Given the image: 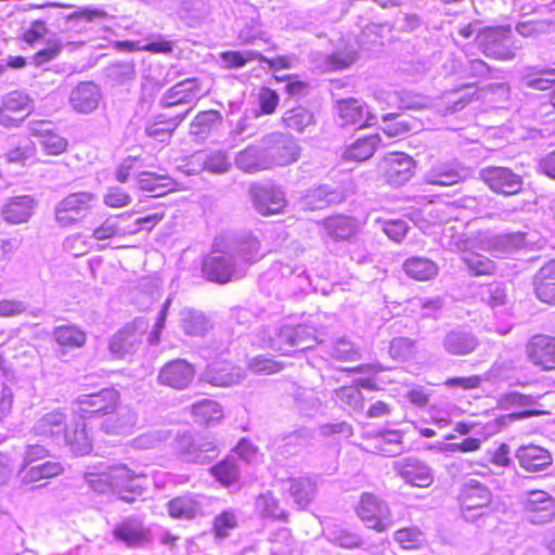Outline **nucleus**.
<instances>
[{
  "mask_svg": "<svg viewBox=\"0 0 555 555\" xmlns=\"http://www.w3.org/2000/svg\"><path fill=\"white\" fill-rule=\"evenodd\" d=\"M319 343L317 330L309 324L283 325L270 337L268 346L284 354L304 351Z\"/></svg>",
  "mask_w": 555,
  "mask_h": 555,
  "instance_id": "f257e3e1",
  "label": "nucleus"
},
{
  "mask_svg": "<svg viewBox=\"0 0 555 555\" xmlns=\"http://www.w3.org/2000/svg\"><path fill=\"white\" fill-rule=\"evenodd\" d=\"M119 399L116 389L103 388L99 392L78 396L73 402V412L83 421L103 417L116 411Z\"/></svg>",
  "mask_w": 555,
  "mask_h": 555,
  "instance_id": "f03ea898",
  "label": "nucleus"
},
{
  "mask_svg": "<svg viewBox=\"0 0 555 555\" xmlns=\"http://www.w3.org/2000/svg\"><path fill=\"white\" fill-rule=\"evenodd\" d=\"M145 476L131 472L125 465L113 466L107 472L98 475L89 474L87 480L90 487L100 493L127 489L132 492H140V480Z\"/></svg>",
  "mask_w": 555,
  "mask_h": 555,
  "instance_id": "7ed1b4c3",
  "label": "nucleus"
},
{
  "mask_svg": "<svg viewBox=\"0 0 555 555\" xmlns=\"http://www.w3.org/2000/svg\"><path fill=\"white\" fill-rule=\"evenodd\" d=\"M476 40L486 56L500 61L513 60L516 51L521 48L509 28L486 29L478 34Z\"/></svg>",
  "mask_w": 555,
  "mask_h": 555,
  "instance_id": "20e7f679",
  "label": "nucleus"
},
{
  "mask_svg": "<svg viewBox=\"0 0 555 555\" xmlns=\"http://www.w3.org/2000/svg\"><path fill=\"white\" fill-rule=\"evenodd\" d=\"M479 179L490 191L503 197L516 196L524 191V177L509 167L486 166L480 169Z\"/></svg>",
  "mask_w": 555,
  "mask_h": 555,
  "instance_id": "39448f33",
  "label": "nucleus"
},
{
  "mask_svg": "<svg viewBox=\"0 0 555 555\" xmlns=\"http://www.w3.org/2000/svg\"><path fill=\"white\" fill-rule=\"evenodd\" d=\"M177 452L186 463L207 464L215 460L219 453V444L209 437L183 434L177 438Z\"/></svg>",
  "mask_w": 555,
  "mask_h": 555,
  "instance_id": "423d86ee",
  "label": "nucleus"
},
{
  "mask_svg": "<svg viewBox=\"0 0 555 555\" xmlns=\"http://www.w3.org/2000/svg\"><path fill=\"white\" fill-rule=\"evenodd\" d=\"M269 169L274 166H287L299 157L300 147L289 133L273 132L261 140Z\"/></svg>",
  "mask_w": 555,
  "mask_h": 555,
  "instance_id": "0eeeda50",
  "label": "nucleus"
},
{
  "mask_svg": "<svg viewBox=\"0 0 555 555\" xmlns=\"http://www.w3.org/2000/svg\"><path fill=\"white\" fill-rule=\"evenodd\" d=\"M98 202L96 194L76 192L64 197L55 207V220L61 227H70L82 220Z\"/></svg>",
  "mask_w": 555,
  "mask_h": 555,
  "instance_id": "6e6552de",
  "label": "nucleus"
},
{
  "mask_svg": "<svg viewBox=\"0 0 555 555\" xmlns=\"http://www.w3.org/2000/svg\"><path fill=\"white\" fill-rule=\"evenodd\" d=\"M222 242L214 244L215 250L219 254L207 256L202 264L204 276L215 283L225 284L232 279L242 276V272L237 267V261L227 255L225 249L221 246Z\"/></svg>",
  "mask_w": 555,
  "mask_h": 555,
  "instance_id": "1a4fd4ad",
  "label": "nucleus"
},
{
  "mask_svg": "<svg viewBox=\"0 0 555 555\" xmlns=\"http://www.w3.org/2000/svg\"><path fill=\"white\" fill-rule=\"evenodd\" d=\"M34 109L33 99L24 91L7 93L0 107V125L7 128L18 127Z\"/></svg>",
  "mask_w": 555,
  "mask_h": 555,
  "instance_id": "9d476101",
  "label": "nucleus"
},
{
  "mask_svg": "<svg viewBox=\"0 0 555 555\" xmlns=\"http://www.w3.org/2000/svg\"><path fill=\"white\" fill-rule=\"evenodd\" d=\"M386 182L392 186H401L414 175L415 162L405 153L392 152L384 156L379 163Z\"/></svg>",
  "mask_w": 555,
  "mask_h": 555,
  "instance_id": "9b49d317",
  "label": "nucleus"
},
{
  "mask_svg": "<svg viewBox=\"0 0 555 555\" xmlns=\"http://www.w3.org/2000/svg\"><path fill=\"white\" fill-rule=\"evenodd\" d=\"M526 518L534 525H543L555 518V498L543 490H531L522 500Z\"/></svg>",
  "mask_w": 555,
  "mask_h": 555,
  "instance_id": "f8f14e48",
  "label": "nucleus"
},
{
  "mask_svg": "<svg viewBox=\"0 0 555 555\" xmlns=\"http://www.w3.org/2000/svg\"><path fill=\"white\" fill-rule=\"evenodd\" d=\"M392 470L413 487L426 488L434 482L431 468L415 456H404L393 461Z\"/></svg>",
  "mask_w": 555,
  "mask_h": 555,
  "instance_id": "ddd939ff",
  "label": "nucleus"
},
{
  "mask_svg": "<svg viewBox=\"0 0 555 555\" xmlns=\"http://www.w3.org/2000/svg\"><path fill=\"white\" fill-rule=\"evenodd\" d=\"M357 514L367 528L383 532L389 527V508L374 494H362Z\"/></svg>",
  "mask_w": 555,
  "mask_h": 555,
  "instance_id": "4468645a",
  "label": "nucleus"
},
{
  "mask_svg": "<svg viewBox=\"0 0 555 555\" xmlns=\"http://www.w3.org/2000/svg\"><path fill=\"white\" fill-rule=\"evenodd\" d=\"M335 111L341 126L358 125L359 128L376 125L378 118L369 111L365 103L356 98L340 99L336 101Z\"/></svg>",
  "mask_w": 555,
  "mask_h": 555,
  "instance_id": "2eb2a0df",
  "label": "nucleus"
},
{
  "mask_svg": "<svg viewBox=\"0 0 555 555\" xmlns=\"http://www.w3.org/2000/svg\"><path fill=\"white\" fill-rule=\"evenodd\" d=\"M440 345L448 356L465 357L475 352L479 339L467 327L457 325L443 334Z\"/></svg>",
  "mask_w": 555,
  "mask_h": 555,
  "instance_id": "dca6fc26",
  "label": "nucleus"
},
{
  "mask_svg": "<svg viewBox=\"0 0 555 555\" xmlns=\"http://www.w3.org/2000/svg\"><path fill=\"white\" fill-rule=\"evenodd\" d=\"M112 534L117 542L131 548L144 547L151 541L150 529L139 517L124 518L114 527Z\"/></svg>",
  "mask_w": 555,
  "mask_h": 555,
  "instance_id": "f3484780",
  "label": "nucleus"
},
{
  "mask_svg": "<svg viewBox=\"0 0 555 555\" xmlns=\"http://www.w3.org/2000/svg\"><path fill=\"white\" fill-rule=\"evenodd\" d=\"M491 492L486 485L475 479L466 481L459 496L464 518L474 520L475 515H469V513L487 507L491 502Z\"/></svg>",
  "mask_w": 555,
  "mask_h": 555,
  "instance_id": "a211bd4d",
  "label": "nucleus"
},
{
  "mask_svg": "<svg viewBox=\"0 0 555 555\" xmlns=\"http://www.w3.org/2000/svg\"><path fill=\"white\" fill-rule=\"evenodd\" d=\"M145 326L142 319H137L132 324H127L118 331L109 340V351L116 358H124L135 350L142 343L141 336Z\"/></svg>",
  "mask_w": 555,
  "mask_h": 555,
  "instance_id": "6ab92c4d",
  "label": "nucleus"
},
{
  "mask_svg": "<svg viewBox=\"0 0 555 555\" xmlns=\"http://www.w3.org/2000/svg\"><path fill=\"white\" fill-rule=\"evenodd\" d=\"M227 255L237 261V267L241 263L257 261L260 250L259 241L250 233H241L227 238L222 246Z\"/></svg>",
  "mask_w": 555,
  "mask_h": 555,
  "instance_id": "aec40b11",
  "label": "nucleus"
},
{
  "mask_svg": "<svg viewBox=\"0 0 555 555\" xmlns=\"http://www.w3.org/2000/svg\"><path fill=\"white\" fill-rule=\"evenodd\" d=\"M194 376L195 369L191 363L184 359H176L160 369L158 382L162 385L182 390L189 387Z\"/></svg>",
  "mask_w": 555,
  "mask_h": 555,
  "instance_id": "412c9836",
  "label": "nucleus"
},
{
  "mask_svg": "<svg viewBox=\"0 0 555 555\" xmlns=\"http://www.w3.org/2000/svg\"><path fill=\"white\" fill-rule=\"evenodd\" d=\"M67 429L66 414L61 410L44 413L36 420L31 433L41 441H60Z\"/></svg>",
  "mask_w": 555,
  "mask_h": 555,
  "instance_id": "4be33fe9",
  "label": "nucleus"
},
{
  "mask_svg": "<svg viewBox=\"0 0 555 555\" xmlns=\"http://www.w3.org/2000/svg\"><path fill=\"white\" fill-rule=\"evenodd\" d=\"M472 176L468 167L460 164L440 163L431 167L425 175V182L431 185L451 186L465 181Z\"/></svg>",
  "mask_w": 555,
  "mask_h": 555,
  "instance_id": "5701e85b",
  "label": "nucleus"
},
{
  "mask_svg": "<svg viewBox=\"0 0 555 555\" xmlns=\"http://www.w3.org/2000/svg\"><path fill=\"white\" fill-rule=\"evenodd\" d=\"M243 378V371L225 361L209 363L201 375L203 382L219 387L237 385Z\"/></svg>",
  "mask_w": 555,
  "mask_h": 555,
  "instance_id": "b1692460",
  "label": "nucleus"
},
{
  "mask_svg": "<svg viewBox=\"0 0 555 555\" xmlns=\"http://www.w3.org/2000/svg\"><path fill=\"white\" fill-rule=\"evenodd\" d=\"M102 99L100 87L92 81L79 82L69 94V105L80 114H90L95 111Z\"/></svg>",
  "mask_w": 555,
  "mask_h": 555,
  "instance_id": "393cba45",
  "label": "nucleus"
},
{
  "mask_svg": "<svg viewBox=\"0 0 555 555\" xmlns=\"http://www.w3.org/2000/svg\"><path fill=\"white\" fill-rule=\"evenodd\" d=\"M203 94L199 80L197 78H189L167 90L162 99V105L164 107H172L191 104L201 99Z\"/></svg>",
  "mask_w": 555,
  "mask_h": 555,
  "instance_id": "a878e982",
  "label": "nucleus"
},
{
  "mask_svg": "<svg viewBox=\"0 0 555 555\" xmlns=\"http://www.w3.org/2000/svg\"><path fill=\"white\" fill-rule=\"evenodd\" d=\"M526 238L527 233L520 231L499 233L485 237L482 244L494 256H507L522 249Z\"/></svg>",
  "mask_w": 555,
  "mask_h": 555,
  "instance_id": "bb28decb",
  "label": "nucleus"
},
{
  "mask_svg": "<svg viewBox=\"0 0 555 555\" xmlns=\"http://www.w3.org/2000/svg\"><path fill=\"white\" fill-rule=\"evenodd\" d=\"M30 134L48 155H60L67 147V141L53 131L51 121L36 120L29 125Z\"/></svg>",
  "mask_w": 555,
  "mask_h": 555,
  "instance_id": "cd10ccee",
  "label": "nucleus"
},
{
  "mask_svg": "<svg viewBox=\"0 0 555 555\" xmlns=\"http://www.w3.org/2000/svg\"><path fill=\"white\" fill-rule=\"evenodd\" d=\"M106 13L102 10L83 9L64 13L57 11L52 15L56 22V28L61 33L76 31L80 33L86 28V25L98 18H103Z\"/></svg>",
  "mask_w": 555,
  "mask_h": 555,
  "instance_id": "c85d7f7f",
  "label": "nucleus"
},
{
  "mask_svg": "<svg viewBox=\"0 0 555 555\" xmlns=\"http://www.w3.org/2000/svg\"><path fill=\"white\" fill-rule=\"evenodd\" d=\"M515 457L519 466L530 473L546 470L553 464L551 452L537 444L519 447Z\"/></svg>",
  "mask_w": 555,
  "mask_h": 555,
  "instance_id": "c756f323",
  "label": "nucleus"
},
{
  "mask_svg": "<svg viewBox=\"0 0 555 555\" xmlns=\"http://www.w3.org/2000/svg\"><path fill=\"white\" fill-rule=\"evenodd\" d=\"M529 360L544 370L555 369V338L546 335L532 337L527 346Z\"/></svg>",
  "mask_w": 555,
  "mask_h": 555,
  "instance_id": "7c9ffc66",
  "label": "nucleus"
},
{
  "mask_svg": "<svg viewBox=\"0 0 555 555\" xmlns=\"http://www.w3.org/2000/svg\"><path fill=\"white\" fill-rule=\"evenodd\" d=\"M36 202L30 195L10 197L1 207L3 220L10 224L27 222L34 214Z\"/></svg>",
  "mask_w": 555,
  "mask_h": 555,
  "instance_id": "2f4dec72",
  "label": "nucleus"
},
{
  "mask_svg": "<svg viewBox=\"0 0 555 555\" xmlns=\"http://www.w3.org/2000/svg\"><path fill=\"white\" fill-rule=\"evenodd\" d=\"M253 198L256 210L263 216L279 214L286 205L284 192L273 186L255 189Z\"/></svg>",
  "mask_w": 555,
  "mask_h": 555,
  "instance_id": "473e14b6",
  "label": "nucleus"
},
{
  "mask_svg": "<svg viewBox=\"0 0 555 555\" xmlns=\"http://www.w3.org/2000/svg\"><path fill=\"white\" fill-rule=\"evenodd\" d=\"M336 198L335 192L325 184L299 193L296 205L299 209L314 211L326 208Z\"/></svg>",
  "mask_w": 555,
  "mask_h": 555,
  "instance_id": "72a5a7b5",
  "label": "nucleus"
},
{
  "mask_svg": "<svg viewBox=\"0 0 555 555\" xmlns=\"http://www.w3.org/2000/svg\"><path fill=\"white\" fill-rule=\"evenodd\" d=\"M537 297L546 304H555V259L544 263L533 276Z\"/></svg>",
  "mask_w": 555,
  "mask_h": 555,
  "instance_id": "f704fd0d",
  "label": "nucleus"
},
{
  "mask_svg": "<svg viewBox=\"0 0 555 555\" xmlns=\"http://www.w3.org/2000/svg\"><path fill=\"white\" fill-rule=\"evenodd\" d=\"M191 109L192 107L185 109L183 113H177L175 115H157L155 120L146 126V134L151 138L157 139L160 142H165L168 138H170L171 133L181 124V121L185 118Z\"/></svg>",
  "mask_w": 555,
  "mask_h": 555,
  "instance_id": "c9c22d12",
  "label": "nucleus"
},
{
  "mask_svg": "<svg viewBox=\"0 0 555 555\" xmlns=\"http://www.w3.org/2000/svg\"><path fill=\"white\" fill-rule=\"evenodd\" d=\"M74 456H85L93 449L92 438L87 431L85 421L78 422L72 429H66L63 439Z\"/></svg>",
  "mask_w": 555,
  "mask_h": 555,
  "instance_id": "e433bc0d",
  "label": "nucleus"
},
{
  "mask_svg": "<svg viewBox=\"0 0 555 555\" xmlns=\"http://www.w3.org/2000/svg\"><path fill=\"white\" fill-rule=\"evenodd\" d=\"M234 163L240 170L246 173H256L269 169L262 144L259 146L248 145L236 154Z\"/></svg>",
  "mask_w": 555,
  "mask_h": 555,
  "instance_id": "4c0bfd02",
  "label": "nucleus"
},
{
  "mask_svg": "<svg viewBox=\"0 0 555 555\" xmlns=\"http://www.w3.org/2000/svg\"><path fill=\"white\" fill-rule=\"evenodd\" d=\"M313 433L307 428H300L286 435L276 449V454L283 459L299 454L313 442Z\"/></svg>",
  "mask_w": 555,
  "mask_h": 555,
  "instance_id": "58836bf2",
  "label": "nucleus"
},
{
  "mask_svg": "<svg viewBox=\"0 0 555 555\" xmlns=\"http://www.w3.org/2000/svg\"><path fill=\"white\" fill-rule=\"evenodd\" d=\"M209 470L218 482L229 488L238 483L242 465L240 460L234 454H231L211 466Z\"/></svg>",
  "mask_w": 555,
  "mask_h": 555,
  "instance_id": "ea45409f",
  "label": "nucleus"
},
{
  "mask_svg": "<svg viewBox=\"0 0 555 555\" xmlns=\"http://www.w3.org/2000/svg\"><path fill=\"white\" fill-rule=\"evenodd\" d=\"M382 139L379 134H372L356 140L343 152V158L352 162H363L373 156Z\"/></svg>",
  "mask_w": 555,
  "mask_h": 555,
  "instance_id": "a19ab883",
  "label": "nucleus"
},
{
  "mask_svg": "<svg viewBox=\"0 0 555 555\" xmlns=\"http://www.w3.org/2000/svg\"><path fill=\"white\" fill-rule=\"evenodd\" d=\"M114 413V417H108L102 423V430L108 435H124L130 433L137 423L135 413L128 408L118 406Z\"/></svg>",
  "mask_w": 555,
  "mask_h": 555,
  "instance_id": "79ce46f5",
  "label": "nucleus"
},
{
  "mask_svg": "<svg viewBox=\"0 0 555 555\" xmlns=\"http://www.w3.org/2000/svg\"><path fill=\"white\" fill-rule=\"evenodd\" d=\"M405 274L416 281H429L438 274V266L425 257H411L403 262Z\"/></svg>",
  "mask_w": 555,
  "mask_h": 555,
  "instance_id": "37998d69",
  "label": "nucleus"
},
{
  "mask_svg": "<svg viewBox=\"0 0 555 555\" xmlns=\"http://www.w3.org/2000/svg\"><path fill=\"white\" fill-rule=\"evenodd\" d=\"M168 513L172 518L191 520L204 514L202 504L191 496H179L168 503Z\"/></svg>",
  "mask_w": 555,
  "mask_h": 555,
  "instance_id": "c03bdc74",
  "label": "nucleus"
},
{
  "mask_svg": "<svg viewBox=\"0 0 555 555\" xmlns=\"http://www.w3.org/2000/svg\"><path fill=\"white\" fill-rule=\"evenodd\" d=\"M521 83L533 90H548L555 83V68L529 67L521 77Z\"/></svg>",
  "mask_w": 555,
  "mask_h": 555,
  "instance_id": "a18cd8bd",
  "label": "nucleus"
},
{
  "mask_svg": "<svg viewBox=\"0 0 555 555\" xmlns=\"http://www.w3.org/2000/svg\"><path fill=\"white\" fill-rule=\"evenodd\" d=\"M137 184L140 190L153 193L154 197L163 196L173 189L169 177L147 171L138 176Z\"/></svg>",
  "mask_w": 555,
  "mask_h": 555,
  "instance_id": "49530a36",
  "label": "nucleus"
},
{
  "mask_svg": "<svg viewBox=\"0 0 555 555\" xmlns=\"http://www.w3.org/2000/svg\"><path fill=\"white\" fill-rule=\"evenodd\" d=\"M192 414L195 423L205 426H212L223 417L221 405L209 399L194 403Z\"/></svg>",
  "mask_w": 555,
  "mask_h": 555,
  "instance_id": "de8ad7c7",
  "label": "nucleus"
},
{
  "mask_svg": "<svg viewBox=\"0 0 555 555\" xmlns=\"http://www.w3.org/2000/svg\"><path fill=\"white\" fill-rule=\"evenodd\" d=\"M288 492L298 508H305L313 499L315 483L308 477L289 478Z\"/></svg>",
  "mask_w": 555,
  "mask_h": 555,
  "instance_id": "09e8293b",
  "label": "nucleus"
},
{
  "mask_svg": "<svg viewBox=\"0 0 555 555\" xmlns=\"http://www.w3.org/2000/svg\"><path fill=\"white\" fill-rule=\"evenodd\" d=\"M451 72L464 78H492L491 67L480 59H467L463 63L452 60Z\"/></svg>",
  "mask_w": 555,
  "mask_h": 555,
  "instance_id": "8fccbe9b",
  "label": "nucleus"
},
{
  "mask_svg": "<svg viewBox=\"0 0 555 555\" xmlns=\"http://www.w3.org/2000/svg\"><path fill=\"white\" fill-rule=\"evenodd\" d=\"M210 14V4L208 0H182L179 9V15L185 20L188 25L194 27L204 21Z\"/></svg>",
  "mask_w": 555,
  "mask_h": 555,
  "instance_id": "3c124183",
  "label": "nucleus"
},
{
  "mask_svg": "<svg viewBox=\"0 0 555 555\" xmlns=\"http://www.w3.org/2000/svg\"><path fill=\"white\" fill-rule=\"evenodd\" d=\"M284 125L297 132H304L315 124L314 114L304 106L287 109L282 117Z\"/></svg>",
  "mask_w": 555,
  "mask_h": 555,
  "instance_id": "603ef678",
  "label": "nucleus"
},
{
  "mask_svg": "<svg viewBox=\"0 0 555 555\" xmlns=\"http://www.w3.org/2000/svg\"><path fill=\"white\" fill-rule=\"evenodd\" d=\"M377 101L387 102V105L390 104V102H399V106L403 109H423L426 108L429 105V101L427 98L422 95H413V94H403L401 95L398 92H378L376 94Z\"/></svg>",
  "mask_w": 555,
  "mask_h": 555,
  "instance_id": "864d4df0",
  "label": "nucleus"
},
{
  "mask_svg": "<svg viewBox=\"0 0 555 555\" xmlns=\"http://www.w3.org/2000/svg\"><path fill=\"white\" fill-rule=\"evenodd\" d=\"M222 121L219 112L210 109L201 112L190 125V133L199 138H206Z\"/></svg>",
  "mask_w": 555,
  "mask_h": 555,
  "instance_id": "5fc2aeb1",
  "label": "nucleus"
},
{
  "mask_svg": "<svg viewBox=\"0 0 555 555\" xmlns=\"http://www.w3.org/2000/svg\"><path fill=\"white\" fill-rule=\"evenodd\" d=\"M54 340L63 348H80L86 343V334L74 325L56 326L53 331Z\"/></svg>",
  "mask_w": 555,
  "mask_h": 555,
  "instance_id": "6e6d98bb",
  "label": "nucleus"
},
{
  "mask_svg": "<svg viewBox=\"0 0 555 555\" xmlns=\"http://www.w3.org/2000/svg\"><path fill=\"white\" fill-rule=\"evenodd\" d=\"M181 321L184 333L190 336H204L211 327L209 320L196 310H184Z\"/></svg>",
  "mask_w": 555,
  "mask_h": 555,
  "instance_id": "4d7b16f0",
  "label": "nucleus"
},
{
  "mask_svg": "<svg viewBox=\"0 0 555 555\" xmlns=\"http://www.w3.org/2000/svg\"><path fill=\"white\" fill-rule=\"evenodd\" d=\"M515 29L524 38L537 39L552 34L555 29V24L551 20H528L518 22Z\"/></svg>",
  "mask_w": 555,
  "mask_h": 555,
  "instance_id": "13d9d810",
  "label": "nucleus"
},
{
  "mask_svg": "<svg viewBox=\"0 0 555 555\" xmlns=\"http://www.w3.org/2000/svg\"><path fill=\"white\" fill-rule=\"evenodd\" d=\"M255 506L257 513L263 518L287 521L286 512L280 507L278 500L271 492L260 494L256 499Z\"/></svg>",
  "mask_w": 555,
  "mask_h": 555,
  "instance_id": "bf43d9fd",
  "label": "nucleus"
},
{
  "mask_svg": "<svg viewBox=\"0 0 555 555\" xmlns=\"http://www.w3.org/2000/svg\"><path fill=\"white\" fill-rule=\"evenodd\" d=\"M462 259L472 275H492L495 272L494 261L487 256L470 253L463 256Z\"/></svg>",
  "mask_w": 555,
  "mask_h": 555,
  "instance_id": "052dcab7",
  "label": "nucleus"
},
{
  "mask_svg": "<svg viewBox=\"0 0 555 555\" xmlns=\"http://www.w3.org/2000/svg\"><path fill=\"white\" fill-rule=\"evenodd\" d=\"M203 169L211 173H225L231 168L228 155L221 151H215L199 156Z\"/></svg>",
  "mask_w": 555,
  "mask_h": 555,
  "instance_id": "680f3d73",
  "label": "nucleus"
},
{
  "mask_svg": "<svg viewBox=\"0 0 555 555\" xmlns=\"http://www.w3.org/2000/svg\"><path fill=\"white\" fill-rule=\"evenodd\" d=\"M237 515L234 509H227L217 515L214 519L215 537L223 540L230 535V531L237 527Z\"/></svg>",
  "mask_w": 555,
  "mask_h": 555,
  "instance_id": "e2e57ef3",
  "label": "nucleus"
},
{
  "mask_svg": "<svg viewBox=\"0 0 555 555\" xmlns=\"http://www.w3.org/2000/svg\"><path fill=\"white\" fill-rule=\"evenodd\" d=\"M395 540L402 548H418L425 543V534L416 527L401 528L395 532Z\"/></svg>",
  "mask_w": 555,
  "mask_h": 555,
  "instance_id": "0e129e2a",
  "label": "nucleus"
},
{
  "mask_svg": "<svg viewBox=\"0 0 555 555\" xmlns=\"http://www.w3.org/2000/svg\"><path fill=\"white\" fill-rule=\"evenodd\" d=\"M389 356L397 361H406L415 354V341L406 337H395L389 345Z\"/></svg>",
  "mask_w": 555,
  "mask_h": 555,
  "instance_id": "69168bd1",
  "label": "nucleus"
},
{
  "mask_svg": "<svg viewBox=\"0 0 555 555\" xmlns=\"http://www.w3.org/2000/svg\"><path fill=\"white\" fill-rule=\"evenodd\" d=\"M259 52L256 51H225L220 59L227 68L244 67L249 61L258 60Z\"/></svg>",
  "mask_w": 555,
  "mask_h": 555,
  "instance_id": "338daca9",
  "label": "nucleus"
},
{
  "mask_svg": "<svg viewBox=\"0 0 555 555\" xmlns=\"http://www.w3.org/2000/svg\"><path fill=\"white\" fill-rule=\"evenodd\" d=\"M481 299L492 309H496L505 306L507 296L501 284L492 283L482 289Z\"/></svg>",
  "mask_w": 555,
  "mask_h": 555,
  "instance_id": "774afa93",
  "label": "nucleus"
}]
</instances>
